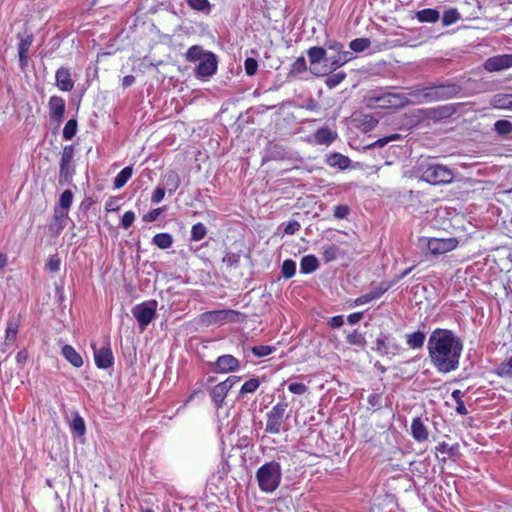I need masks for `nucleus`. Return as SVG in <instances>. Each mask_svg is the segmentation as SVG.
I'll list each match as a JSON object with an SVG mask.
<instances>
[{
    "label": "nucleus",
    "instance_id": "nucleus-30",
    "mask_svg": "<svg viewBox=\"0 0 512 512\" xmlns=\"http://www.w3.org/2000/svg\"><path fill=\"white\" fill-rule=\"evenodd\" d=\"M426 335L422 331H416L406 335L407 345L412 349H420L423 347Z\"/></svg>",
    "mask_w": 512,
    "mask_h": 512
},
{
    "label": "nucleus",
    "instance_id": "nucleus-20",
    "mask_svg": "<svg viewBox=\"0 0 512 512\" xmlns=\"http://www.w3.org/2000/svg\"><path fill=\"white\" fill-rule=\"evenodd\" d=\"M338 137V134L335 130L330 129L327 126L321 127L317 129L313 135L314 143L318 145H326L329 146L332 144Z\"/></svg>",
    "mask_w": 512,
    "mask_h": 512
},
{
    "label": "nucleus",
    "instance_id": "nucleus-37",
    "mask_svg": "<svg viewBox=\"0 0 512 512\" xmlns=\"http://www.w3.org/2000/svg\"><path fill=\"white\" fill-rule=\"evenodd\" d=\"M436 451L440 452L441 454H445L448 457H454V456L458 455V453H459V445L458 444L449 445L446 442H440L436 446Z\"/></svg>",
    "mask_w": 512,
    "mask_h": 512
},
{
    "label": "nucleus",
    "instance_id": "nucleus-22",
    "mask_svg": "<svg viewBox=\"0 0 512 512\" xmlns=\"http://www.w3.org/2000/svg\"><path fill=\"white\" fill-rule=\"evenodd\" d=\"M427 96L426 87L413 88L405 95L407 105L429 103Z\"/></svg>",
    "mask_w": 512,
    "mask_h": 512
},
{
    "label": "nucleus",
    "instance_id": "nucleus-19",
    "mask_svg": "<svg viewBox=\"0 0 512 512\" xmlns=\"http://www.w3.org/2000/svg\"><path fill=\"white\" fill-rule=\"evenodd\" d=\"M56 86L64 92H69L74 88V81L71 78L70 70L60 67L55 74Z\"/></svg>",
    "mask_w": 512,
    "mask_h": 512
},
{
    "label": "nucleus",
    "instance_id": "nucleus-17",
    "mask_svg": "<svg viewBox=\"0 0 512 512\" xmlns=\"http://www.w3.org/2000/svg\"><path fill=\"white\" fill-rule=\"evenodd\" d=\"M456 109L453 104H447L425 110V116L433 121H440L448 118L455 113Z\"/></svg>",
    "mask_w": 512,
    "mask_h": 512
},
{
    "label": "nucleus",
    "instance_id": "nucleus-21",
    "mask_svg": "<svg viewBox=\"0 0 512 512\" xmlns=\"http://www.w3.org/2000/svg\"><path fill=\"white\" fill-rule=\"evenodd\" d=\"M17 37L20 39V43L18 45L19 62L21 67L24 68L28 63L27 53L33 42V35L28 34L25 37H21V35L18 34Z\"/></svg>",
    "mask_w": 512,
    "mask_h": 512
},
{
    "label": "nucleus",
    "instance_id": "nucleus-42",
    "mask_svg": "<svg viewBox=\"0 0 512 512\" xmlns=\"http://www.w3.org/2000/svg\"><path fill=\"white\" fill-rule=\"evenodd\" d=\"M370 44L367 38H356L350 42L349 47L354 52H362L369 48Z\"/></svg>",
    "mask_w": 512,
    "mask_h": 512
},
{
    "label": "nucleus",
    "instance_id": "nucleus-25",
    "mask_svg": "<svg viewBox=\"0 0 512 512\" xmlns=\"http://www.w3.org/2000/svg\"><path fill=\"white\" fill-rule=\"evenodd\" d=\"M228 392L229 390L226 388V385H223L221 382L212 388L210 395L218 409L222 407Z\"/></svg>",
    "mask_w": 512,
    "mask_h": 512
},
{
    "label": "nucleus",
    "instance_id": "nucleus-27",
    "mask_svg": "<svg viewBox=\"0 0 512 512\" xmlns=\"http://www.w3.org/2000/svg\"><path fill=\"white\" fill-rule=\"evenodd\" d=\"M319 261L314 255H306L300 261V271L303 274H309L317 270Z\"/></svg>",
    "mask_w": 512,
    "mask_h": 512
},
{
    "label": "nucleus",
    "instance_id": "nucleus-49",
    "mask_svg": "<svg viewBox=\"0 0 512 512\" xmlns=\"http://www.w3.org/2000/svg\"><path fill=\"white\" fill-rule=\"evenodd\" d=\"M346 341L350 345H356V346H361V347H363L365 345L364 336L357 330H354L352 333L348 334L346 337Z\"/></svg>",
    "mask_w": 512,
    "mask_h": 512
},
{
    "label": "nucleus",
    "instance_id": "nucleus-28",
    "mask_svg": "<svg viewBox=\"0 0 512 512\" xmlns=\"http://www.w3.org/2000/svg\"><path fill=\"white\" fill-rule=\"evenodd\" d=\"M326 162L329 166L338 167L341 170L348 168L350 165V159L340 153H333L329 155Z\"/></svg>",
    "mask_w": 512,
    "mask_h": 512
},
{
    "label": "nucleus",
    "instance_id": "nucleus-31",
    "mask_svg": "<svg viewBox=\"0 0 512 512\" xmlns=\"http://www.w3.org/2000/svg\"><path fill=\"white\" fill-rule=\"evenodd\" d=\"M164 182L168 192L172 194L179 188L181 180L176 172L168 171L164 175Z\"/></svg>",
    "mask_w": 512,
    "mask_h": 512
},
{
    "label": "nucleus",
    "instance_id": "nucleus-55",
    "mask_svg": "<svg viewBox=\"0 0 512 512\" xmlns=\"http://www.w3.org/2000/svg\"><path fill=\"white\" fill-rule=\"evenodd\" d=\"M60 265H61V260L58 257V255L55 254V255H52L49 257V259L46 263V268L50 272L56 273L60 270Z\"/></svg>",
    "mask_w": 512,
    "mask_h": 512
},
{
    "label": "nucleus",
    "instance_id": "nucleus-9",
    "mask_svg": "<svg viewBox=\"0 0 512 512\" xmlns=\"http://www.w3.org/2000/svg\"><path fill=\"white\" fill-rule=\"evenodd\" d=\"M243 315L235 310H216L204 313L202 315L203 321L211 323H227L237 322Z\"/></svg>",
    "mask_w": 512,
    "mask_h": 512
},
{
    "label": "nucleus",
    "instance_id": "nucleus-10",
    "mask_svg": "<svg viewBox=\"0 0 512 512\" xmlns=\"http://www.w3.org/2000/svg\"><path fill=\"white\" fill-rule=\"evenodd\" d=\"M217 67L216 55L212 52H207L196 68V77L209 78L216 73Z\"/></svg>",
    "mask_w": 512,
    "mask_h": 512
},
{
    "label": "nucleus",
    "instance_id": "nucleus-60",
    "mask_svg": "<svg viewBox=\"0 0 512 512\" xmlns=\"http://www.w3.org/2000/svg\"><path fill=\"white\" fill-rule=\"evenodd\" d=\"M135 220V213L133 211H127L124 213L121 219V226L124 229H128Z\"/></svg>",
    "mask_w": 512,
    "mask_h": 512
},
{
    "label": "nucleus",
    "instance_id": "nucleus-58",
    "mask_svg": "<svg viewBox=\"0 0 512 512\" xmlns=\"http://www.w3.org/2000/svg\"><path fill=\"white\" fill-rule=\"evenodd\" d=\"M288 390L293 394L303 395L307 392L308 387L303 383L294 382L288 385Z\"/></svg>",
    "mask_w": 512,
    "mask_h": 512
},
{
    "label": "nucleus",
    "instance_id": "nucleus-14",
    "mask_svg": "<svg viewBox=\"0 0 512 512\" xmlns=\"http://www.w3.org/2000/svg\"><path fill=\"white\" fill-rule=\"evenodd\" d=\"M352 59V53L349 51H340V53H336L334 56L327 57L325 59L326 63L322 70L323 75L328 74L336 70L337 68L343 66L345 63Z\"/></svg>",
    "mask_w": 512,
    "mask_h": 512
},
{
    "label": "nucleus",
    "instance_id": "nucleus-1",
    "mask_svg": "<svg viewBox=\"0 0 512 512\" xmlns=\"http://www.w3.org/2000/svg\"><path fill=\"white\" fill-rule=\"evenodd\" d=\"M463 347V342L453 331L441 328L432 331L427 343L432 365L444 374L459 368Z\"/></svg>",
    "mask_w": 512,
    "mask_h": 512
},
{
    "label": "nucleus",
    "instance_id": "nucleus-16",
    "mask_svg": "<svg viewBox=\"0 0 512 512\" xmlns=\"http://www.w3.org/2000/svg\"><path fill=\"white\" fill-rule=\"evenodd\" d=\"M307 55L309 57L310 61V70L315 75H323L322 71H320L317 67V65L321 61H325L326 57V50L322 47L314 46L308 49Z\"/></svg>",
    "mask_w": 512,
    "mask_h": 512
},
{
    "label": "nucleus",
    "instance_id": "nucleus-39",
    "mask_svg": "<svg viewBox=\"0 0 512 512\" xmlns=\"http://www.w3.org/2000/svg\"><path fill=\"white\" fill-rule=\"evenodd\" d=\"M207 234L206 226L198 222L192 226L191 229V240L192 241H200L202 240Z\"/></svg>",
    "mask_w": 512,
    "mask_h": 512
},
{
    "label": "nucleus",
    "instance_id": "nucleus-50",
    "mask_svg": "<svg viewBox=\"0 0 512 512\" xmlns=\"http://www.w3.org/2000/svg\"><path fill=\"white\" fill-rule=\"evenodd\" d=\"M259 385L260 383L257 378H251L242 385L240 394L244 395L247 393H254L258 389Z\"/></svg>",
    "mask_w": 512,
    "mask_h": 512
},
{
    "label": "nucleus",
    "instance_id": "nucleus-64",
    "mask_svg": "<svg viewBox=\"0 0 512 512\" xmlns=\"http://www.w3.org/2000/svg\"><path fill=\"white\" fill-rule=\"evenodd\" d=\"M161 211H162L161 208L153 209L144 215L143 220L146 222H153V221L157 220V218L161 214Z\"/></svg>",
    "mask_w": 512,
    "mask_h": 512
},
{
    "label": "nucleus",
    "instance_id": "nucleus-2",
    "mask_svg": "<svg viewBox=\"0 0 512 512\" xmlns=\"http://www.w3.org/2000/svg\"><path fill=\"white\" fill-rule=\"evenodd\" d=\"M416 170L421 180L432 185L448 184L454 179V172L450 168L428 160L419 162Z\"/></svg>",
    "mask_w": 512,
    "mask_h": 512
},
{
    "label": "nucleus",
    "instance_id": "nucleus-47",
    "mask_svg": "<svg viewBox=\"0 0 512 512\" xmlns=\"http://www.w3.org/2000/svg\"><path fill=\"white\" fill-rule=\"evenodd\" d=\"M451 396L457 404L456 411L461 415H466L468 413V410L466 409L465 404L462 400L463 393L460 390H454Z\"/></svg>",
    "mask_w": 512,
    "mask_h": 512
},
{
    "label": "nucleus",
    "instance_id": "nucleus-4",
    "mask_svg": "<svg viewBox=\"0 0 512 512\" xmlns=\"http://www.w3.org/2000/svg\"><path fill=\"white\" fill-rule=\"evenodd\" d=\"M288 403L286 401H280L274 405L270 411L266 414V426L265 432L267 434L277 435L282 431H287L286 421L289 415L286 414Z\"/></svg>",
    "mask_w": 512,
    "mask_h": 512
},
{
    "label": "nucleus",
    "instance_id": "nucleus-44",
    "mask_svg": "<svg viewBox=\"0 0 512 512\" xmlns=\"http://www.w3.org/2000/svg\"><path fill=\"white\" fill-rule=\"evenodd\" d=\"M73 202V192L71 190H65L62 192L59 198V207L62 210H68Z\"/></svg>",
    "mask_w": 512,
    "mask_h": 512
},
{
    "label": "nucleus",
    "instance_id": "nucleus-46",
    "mask_svg": "<svg viewBox=\"0 0 512 512\" xmlns=\"http://www.w3.org/2000/svg\"><path fill=\"white\" fill-rule=\"evenodd\" d=\"M77 132V121L75 119H70L64 126L63 129V138L65 140H71Z\"/></svg>",
    "mask_w": 512,
    "mask_h": 512
},
{
    "label": "nucleus",
    "instance_id": "nucleus-33",
    "mask_svg": "<svg viewBox=\"0 0 512 512\" xmlns=\"http://www.w3.org/2000/svg\"><path fill=\"white\" fill-rule=\"evenodd\" d=\"M152 243L160 249H168L173 244V237L169 233H158L152 238Z\"/></svg>",
    "mask_w": 512,
    "mask_h": 512
},
{
    "label": "nucleus",
    "instance_id": "nucleus-7",
    "mask_svg": "<svg viewBox=\"0 0 512 512\" xmlns=\"http://www.w3.org/2000/svg\"><path fill=\"white\" fill-rule=\"evenodd\" d=\"M74 154L75 148L73 145H66L63 148L59 169V183L61 185L69 184L75 174V166L73 164Z\"/></svg>",
    "mask_w": 512,
    "mask_h": 512
},
{
    "label": "nucleus",
    "instance_id": "nucleus-36",
    "mask_svg": "<svg viewBox=\"0 0 512 512\" xmlns=\"http://www.w3.org/2000/svg\"><path fill=\"white\" fill-rule=\"evenodd\" d=\"M208 51H204L202 49V47L198 46V45H194L192 47H190L186 54H185V58L187 61L189 62H196V61H201L203 58H204V55L207 53Z\"/></svg>",
    "mask_w": 512,
    "mask_h": 512
},
{
    "label": "nucleus",
    "instance_id": "nucleus-61",
    "mask_svg": "<svg viewBox=\"0 0 512 512\" xmlns=\"http://www.w3.org/2000/svg\"><path fill=\"white\" fill-rule=\"evenodd\" d=\"M239 261L240 255L235 253H227L223 258V262L229 267H236Z\"/></svg>",
    "mask_w": 512,
    "mask_h": 512
},
{
    "label": "nucleus",
    "instance_id": "nucleus-6",
    "mask_svg": "<svg viewBox=\"0 0 512 512\" xmlns=\"http://www.w3.org/2000/svg\"><path fill=\"white\" fill-rule=\"evenodd\" d=\"M426 88L429 103L452 99L461 91V87L455 83L433 84Z\"/></svg>",
    "mask_w": 512,
    "mask_h": 512
},
{
    "label": "nucleus",
    "instance_id": "nucleus-53",
    "mask_svg": "<svg viewBox=\"0 0 512 512\" xmlns=\"http://www.w3.org/2000/svg\"><path fill=\"white\" fill-rule=\"evenodd\" d=\"M251 351L256 357H265L274 352L275 347L269 345H259L252 347Z\"/></svg>",
    "mask_w": 512,
    "mask_h": 512
},
{
    "label": "nucleus",
    "instance_id": "nucleus-12",
    "mask_svg": "<svg viewBox=\"0 0 512 512\" xmlns=\"http://www.w3.org/2000/svg\"><path fill=\"white\" fill-rule=\"evenodd\" d=\"M94 351L95 364L100 369L110 368L114 364V357L109 343L97 349L94 344L91 345Z\"/></svg>",
    "mask_w": 512,
    "mask_h": 512
},
{
    "label": "nucleus",
    "instance_id": "nucleus-23",
    "mask_svg": "<svg viewBox=\"0 0 512 512\" xmlns=\"http://www.w3.org/2000/svg\"><path fill=\"white\" fill-rule=\"evenodd\" d=\"M411 435L417 442H425L428 439V430L420 418L413 419Z\"/></svg>",
    "mask_w": 512,
    "mask_h": 512
},
{
    "label": "nucleus",
    "instance_id": "nucleus-24",
    "mask_svg": "<svg viewBox=\"0 0 512 512\" xmlns=\"http://www.w3.org/2000/svg\"><path fill=\"white\" fill-rule=\"evenodd\" d=\"M490 104L497 109L512 110V94L499 93L492 97Z\"/></svg>",
    "mask_w": 512,
    "mask_h": 512
},
{
    "label": "nucleus",
    "instance_id": "nucleus-11",
    "mask_svg": "<svg viewBox=\"0 0 512 512\" xmlns=\"http://www.w3.org/2000/svg\"><path fill=\"white\" fill-rule=\"evenodd\" d=\"M458 245L456 238H432L427 243V248L433 255L445 254L454 250Z\"/></svg>",
    "mask_w": 512,
    "mask_h": 512
},
{
    "label": "nucleus",
    "instance_id": "nucleus-35",
    "mask_svg": "<svg viewBox=\"0 0 512 512\" xmlns=\"http://www.w3.org/2000/svg\"><path fill=\"white\" fill-rule=\"evenodd\" d=\"M71 430L74 434L81 437L86 432V425L84 419L79 415V413H74L72 422L70 424Z\"/></svg>",
    "mask_w": 512,
    "mask_h": 512
},
{
    "label": "nucleus",
    "instance_id": "nucleus-41",
    "mask_svg": "<svg viewBox=\"0 0 512 512\" xmlns=\"http://www.w3.org/2000/svg\"><path fill=\"white\" fill-rule=\"evenodd\" d=\"M296 273V263L291 260L287 259L283 262L282 268H281V274L285 279L292 278Z\"/></svg>",
    "mask_w": 512,
    "mask_h": 512
},
{
    "label": "nucleus",
    "instance_id": "nucleus-40",
    "mask_svg": "<svg viewBox=\"0 0 512 512\" xmlns=\"http://www.w3.org/2000/svg\"><path fill=\"white\" fill-rule=\"evenodd\" d=\"M341 254V249L336 245H328L323 247V258L326 262H331L335 260L338 255Z\"/></svg>",
    "mask_w": 512,
    "mask_h": 512
},
{
    "label": "nucleus",
    "instance_id": "nucleus-59",
    "mask_svg": "<svg viewBox=\"0 0 512 512\" xmlns=\"http://www.w3.org/2000/svg\"><path fill=\"white\" fill-rule=\"evenodd\" d=\"M350 212V208L347 205H337L334 208V217L337 219H345Z\"/></svg>",
    "mask_w": 512,
    "mask_h": 512
},
{
    "label": "nucleus",
    "instance_id": "nucleus-38",
    "mask_svg": "<svg viewBox=\"0 0 512 512\" xmlns=\"http://www.w3.org/2000/svg\"><path fill=\"white\" fill-rule=\"evenodd\" d=\"M460 19V14L455 8L445 10L442 16V23L444 26H449L456 23Z\"/></svg>",
    "mask_w": 512,
    "mask_h": 512
},
{
    "label": "nucleus",
    "instance_id": "nucleus-52",
    "mask_svg": "<svg viewBox=\"0 0 512 512\" xmlns=\"http://www.w3.org/2000/svg\"><path fill=\"white\" fill-rule=\"evenodd\" d=\"M387 339H388V337L386 335H381L375 341V345H376L375 350L377 353H379L382 356L387 355L389 353L388 344L386 342Z\"/></svg>",
    "mask_w": 512,
    "mask_h": 512
},
{
    "label": "nucleus",
    "instance_id": "nucleus-51",
    "mask_svg": "<svg viewBox=\"0 0 512 512\" xmlns=\"http://www.w3.org/2000/svg\"><path fill=\"white\" fill-rule=\"evenodd\" d=\"M390 284L387 282H381L377 286L373 287L369 292L373 300L380 298L388 289Z\"/></svg>",
    "mask_w": 512,
    "mask_h": 512
},
{
    "label": "nucleus",
    "instance_id": "nucleus-29",
    "mask_svg": "<svg viewBox=\"0 0 512 512\" xmlns=\"http://www.w3.org/2000/svg\"><path fill=\"white\" fill-rule=\"evenodd\" d=\"M416 18L419 22L435 23L440 18V13L431 8L420 10L416 13Z\"/></svg>",
    "mask_w": 512,
    "mask_h": 512
},
{
    "label": "nucleus",
    "instance_id": "nucleus-57",
    "mask_svg": "<svg viewBox=\"0 0 512 512\" xmlns=\"http://www.w3.org/2000/svg\"><path fill=\"white\" fill-rule=\"evenodd\" d=\"M188 5L198 11H204L206 9H209V2L208 0H186Z\"/></svg>",
    "mask_w": 512,
    "mask_h": 512
},
{
    "label": "nucleus",
    "instance_id": "nucleus-18",
    "mask_svg": "<svg viewBox=\"0 0 512 512\" xmlns=\"http://www.w3.org/2000/svg\"><path fill=\"white\" fill-rule=\"evenodd\" d=\"M49 115L56 122H61L65 112V101L62 97L52 96L49 99Z\"/></svg>",
    "mask_w": 512,
    "mask_h": 512
},
{
    "label": "nucleus",
    "instance_id": "nucleus-13",
    "mask_svg": "<svg viewBox=\"0 0 512 512\" xmlns=\"http://www.w3.org/2000/svg\"><path fill=\"white\" fill-rule=\"evenodd\" d=\"M510 67H512V54L493 56L484 63V68L489 72L501 71Z\"/></svg>",
    "mask_w": 512,
    "mask_h": 512
},
{
    "label": "nucleus",
    "instance_id": "nucleus-45",
    "mask_svg": "<svg viewBox=\"0 0 512 512\" xmlns=\"http://www.w3.org/2000/svg\"><path fill=\"white\" fill-rule=\"evenodd\" d=\"M494 130L500 135H508L512 132V123L508 120H498L494 124Z\"/></svg>",
    "mask_w": 512,
    "mask_h": 512
},
{
    "label": "nucleus",
    "instance_id": "nucleus-8",
    "mask_svg": "<svg viewBox=\"0 0 512 512\" xmlns=\"http://www.w3.org/2000/svg\"><path fill=\"white\" fill-rule=\"evenodd\" d=\"M157 302L145 301L132 308V315L137 320L141 330H144L156 315Z\"/></svg>",
    "mask_w": 512,
    "mask_h": 512
},
{
    "label": "nucleus",
    "instance_id": "nucleus-15",
    "mask_svg": "<svg viewBox=\"0 0 512 512\" xmlns=\"http://www.w3.org/2000/svg\"><path fill=\"white\" fill-rule=\"evenodd\" d=\"M213 366L218 373H228L238 370L240 362L233 355L226 354L219 356Z\"/></svg>",
    "mask_w": 512,
    "mask_h": 512
},
{
    "label": "nucleus",
    "instance_id": "nucleus-62",
    "mask_svg": "<svg viewBox=\"0 0 512 512\" xmlns=\"http://www.w3.org/2000/svg\"><path fill=\"white\" fill-rule=\"evenodd\" d=\"M165 196V188L157 187L151 197V202L154 204L160 203Z\"/></svg>",
    "mask_w": 512,
    "mask_h": 512
},
{
    "label": "nucleus",
    "instance_id": "nucleus-3",
    "mask_svg": "<svg viewBox=\"0 0 512 512\" xmlns=\"http://www.w3.org/2000/svg\"><path fill=\"white\" fill-rule=\"evenodd\" d=\"M259 489L264 493H273L278 489L282 480V468L279 462L270 461L261 465L256 471Z\"/></svg>",
    "mask_w": 512,
    "mask_h": 512
},
{
    "label": "nucleus",
    "instance_id": "nucleus-32",
    "mask_svg": "<svg viewBox=\"0 0 512 512\" xmlns=\"http://www.w3.org/2000/svg\"><path fill=\"white\" fill-rule=\"evenodd\" d=\"M133 173L132 167L128 166L123 168L114 178L113 186L114 189L122 188L128 180L131 178Z\"/></svg>",
    "mask_w": 512,
    "mask_h": 512
},
{
    "label": "nucleus",
    "instance_id": "nucleus-54",
    "mask_svg": "<svg viewBox=\"0 0 512 512\" xmlns=\"http://www.w3.org/2000/svg\"><path fill=\"white\" fill-rule=\"evenodd\" d=\"M306 69H307L306 60L304 57L300 56L293 62L290 73L300 74V73L306 71Z\"/></svg>",
    "mask_w": 512,
    "mask_h": 512
},
{
    "label": "nucleus",
    "instance_id": "nucleus-26",
    "mask_svg": "<svg viewBox=\"0 0 512 512\" xmlns=\"http://www.w3.org/2000/svg\"><path fill=\"white\" fill-rule=\"evenodd\" d=\"M62 355L74 367L79 368L83 365V359L81 355L70 345H64L62 347Z\"/></svg>",
    "mask_w": 512,
    "mask_h": 512
},
{
    "label": "nucleus",
    "instance_id": "nucleus-63",
    "mask_svg": "<svg viewBox=\"0 0 512 512\" xmlns=\"http://www.w3.org/2000/svg\"><path fill=\"white\" fill-rule=\"evenodd\" d=\"M300 229V224L297 221H290L284 229V233L287 235H293Z\"/></svg>",
    "mask_w": 512,
    "mask_h": 512
},
{
    "label": "nucleus",
    "instance_id": "nucleus-5",
    "mask_svg": "<svg viewBox=\"0 0 512 512\" xmlns=\"http://www.w3.org/2000/svg\"><path fill=\"white\" fill-rule=\"evenodd\" d=\"M366 107L370 109L382 108L398 109L407 105L406 97L403 94L383 93L380 95L370 94L364 98Z\"/></svg>",
    "mask_w": 512,
    "mask_h": 512
},
{
    "label": "nucleus",
    "instance_id": "nucleus-48",
    "mask_svg": "<svg viewBox=\"0 0 512 512\" xmlns=\"http://www.w3.org/2000/svg\"><path fill=\"white\" fill-rule=\"evenodd\" d=\"M18 327L19 324L16 319H10L8 321L6 328V341H13L16 338Z\"/></svg>",
    "mask_w": 512,
    "mask_h": 512
},
{
    "label": "nucleus",
    "instance_id": "nucleus-34",
    "mask_svg": "<svg viewBox=\"0 0 512 512\" xmlns=\"http://www.w3.org/2000/svg\"><path fill=\"white\" fill-rule=\"evenodd\" d=\"M495 373L502 378H512V356L497 365Z\"/></svg>",
    "mask_w": 512,
    "mask_h": 512
},
{
    "label": "nucleus",
    "instance_id": "nucleus-43",
    "mask_svg": "<svg viewBox=\"0 0 512 512\" xmlns=\"http://www.w3.org/2000/svg\"><path fill=\"white\" fill-rule=\"evenodd\" d=\"M346 77V73L343 71L333 73L330 76H328L325 80V84L330 88H335L337 85H339Z\"/></svg>",
    "mask_w": 512,
    "mask_h": 512
},
{
    "label": "nucleus",
    "instance_id": "nucleus-56",
    "mask_svg": "<svg viewBox=\"0 0 512 512\" xmlns=\"http://www.w3.org/2000/svg\"><path fill=\"white\" fill-rule=\"evenodd\" d=\"M244 68L248 76H253L257 72L258 62L254 58H247L244 62Z\"/></svg>",
    "mask_w": 512,
    "mask_h": 512
}]
</instances>
